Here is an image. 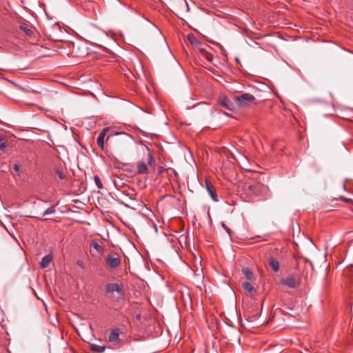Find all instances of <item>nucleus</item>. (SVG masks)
Wrapping results in <instances>:
<instances>
[{"instance_id":"obj_1","label":"nucleus","mask_w":353,"mask_h":353,"mask_svg":"<svg viewBox=\"0 0 353 353\" xmlns=\"http://www.w3.org/2000/svg\"><path fill=\"white\" fill-rule=\"evenodd\" d=\"M105 294L112 302H119L125 297L123 285L118 283L105 284Z\"/></svg>"},{"instance_id":"obj_2","label":"nucleus","mask_w":353,"mask_h":353,"mask_svg":"<svg viewBox=\"0 0 353 353\" xmlns=\"http://www.w3.org/2000/svg\"><path fill=\"white\" fill-rule=\"evenodd\" d=\"M245 188L254 195H265L269 192L268 186L262 183L260 176L252 183H245Z\"/></svg>"},{"instance_id":"obj_3","label":"nucleus","mask_w":353,"mask_h":353,"mask_svg":"<svg viewBox=\"0 0 353 353\" xmlns=\"http://www.w3.org/2000/svg\"><path fill=\"white\" fill-rule=\"evenodd\" d=\"M235 105L239 108H246L252 104H256V98L250 93H243L234 97Z\"/></svg>"},{"instance_id":"obj_4","label":"nucleus","mask_w":353,"mask_h":353,"mask_svg":"<svg viewBox=\"0 0 353 353\" xmlns=\"http://www.w3.org/2000/svg\"><path fill=\"white\" fill-rule=\"evenodd\" d=\"M147 150L146 159L145 161H139L137 163V170L139 174H148L149 173V166L154 163V158L149 148L145 147Z\"/></svg>"},{"instance_id":"obj_5","label":"nucleus","mask_w":353,"mask_h":353,"mask_svg":"<svg viewBox=\"0 0 353 353\" xmlns=\"http://www.w3.org/2000/svg\"><path fill=\"white\" fill-rule=\"evenodd\" d=\"M43 203H44V202L42 200H39L37 202L34 203V208H36V210H37L36 213L37 214V216L34 215V216H32V217H33L34 219H37V220H42V219H41L42 216L47 215V214L55 213L56 210H55V208L54 206H50V207L48 208L47 209H46L45 210L41 211V208L40 207Z\"/></svg>"},{"instance_id":"obj_6","label":"nucleus","mask_w":353,"mask_h":353,"mask_svg":"<svg viewBox=\"0 0 353 353\" xmlns=\"http://www.w3.org/2000/svg\"><path fill=\"white\" fill-rule=\"evenodd\" d=\"M105 265L109 269H116L121 264V259L118 254L108 255L105 259Z\"/></svg>"},{"instance_id":"obj_7","label":"nucleus","mask_w":353,"mask_h":353,"mask_svg":"<svg viewBox=\"0 0 353 353\" xmlns=\"http://www.w3.org/2000/svg\"><path fill=\"white\" fill-rule=\"evenodd\" d=\"M121 333V330L119 328L113 330L108 335V341L110 343H114L116 345H120L121 344V341L119 339V335Z\"/></svg>"},{"instance_id":"obj_8","label":"nucleus","mask_w":353,"mask_h":353,"mask_svg":"<svg viewBox=\"0 0 353 353\" xmlns=\"http://www.w3.org/2000/svg\"><path fill=\"white\" fill-rule=\"evenodd\" d=\"M219 103L221 106L225 108L228 110L234 111L235 106L234 104L227 97H221L219 100Z\"/></svg>"},{"instance_id":"obj_9","label":"nucleus","mask_w":353,"mask_h":353,"mask_svg":"<svg viewBox=\"0 0 353 353\" xmlns=\"http://www.w3.org/2000/svg\"><path fill=\"white\" fill-rule=\"evenodd\" d=\"M281 283L291 288H295L298 285V282L293 276H288L286 279H283Z\"/></svg>"},{"instance_id":"obj_10","label":"nucleus","mask_w":353,"mask_h":353,"mask_svg":"<svg viewBox=\"0 0 353 353\" xmlns=\"http://www.w3.org/2000/svg\"><path fill=\"white\" fill-rule=\"evenodd\" d=\"M205 188H206V190H208L209 194L210 195L211 198L212 199V200L215 202H217L219 201V199H218L216 192V189L214 188V187L211 184V183L206 181H205Z\"/></svg>"},{"instance_id":"obj_11","label":"nucleus","mask_w":353,"mask_h":353,"mask_svg":"<svg viewBox=\"0 0 353 353\" xmlns=\"http://www.w3.org/2000/svg\"><path fill=\"white\" fill-rule=\"evenodd\" d=\"M109 131V128H103L102 131L99 133V135L97 138V143L98 146L101 150H104V138L106 135V133Z\"/></svg>"},{"instance_id":"obj_12","label":"nucleus","mask_w":353,"mask_h":353,"mask_svg":"<svg viewBox=\"0 0 353 353\" xmlns=\"http://www.w3.org/2000/svg\"><path fill=\"white\" fill-rule=\"evenodd\" d=\"M53 259V256L52 254H47L41 259V261L39 263V268L41 269H45L48 268L50 263L52 262Z\"/></svg>"},{"instance_id":"obj_13","label":"nucleus","mask_w":353,"mask_h":353,"mask_svg":"<svg viewBox=\"0 0 353 353\" xmlns=\"http://www.w3.org/2000/svg\"><path fill=\"white\" fill-rule=\"evenodd\" d=\"M258 319H259V316L258 314H248V316H246V320L252 323L253 324V326L254 327H259L261 326V325L263 324V323L261 322V321H258Z\"/></svg>"},{"instance_id":"obj_14","label":"nucleus","mask_w":353,"mask_h":353,"mask_svg":"<svg viewBox=\"0 0 353 353\" xmlns=\"http://www.w3.org/2000/svg\"><path fill=\"white\" fill-rule=\"evenodd\" d=\"M268 263H269V265H270V267L271 268V269L272 270V271L275 273L278 272L279 270V268H280V264H279V262L272 258V257H270L268 259Z\"/></svg>"},{"instance_id":"obj_15","label":"nucleus","mask_w":353,"mask_h":353,"mask_svg":"<svg viewBox=\"0 0 353 353\" xmlns=\"http://www.w3.org/2000/svg\"><path fill=\"white\" fill-rule=\"evenodd\" d=\"M242 285L245 290L249 292L250 295H254L256 294V290L251 283L245 281L242 283Z\"/></svg>"},{"instance_id":"obj_16","label":"nucleus","mask_w":353,"mask_h":353,"mask_svg":"<svg viewBox=\"0 0 353 353\" xmlns=\"http://www.w3.org/2000/svg\"><path fill=\"white\" fill-rule=\"evenodd\" d=\"M105 347L101 346L97 344H90V350L93 352L102 353L105 351Z\"/></svg>"},{"instance_id":"obj_17","label":"nucleus","mask_w":353,"mask_h":353,"mask_svg":"<svg viewBox=\"0 0 353 353\" xmlns=\"http://www.w3.org/2000/svg\"><path fill=\"white\" fill-rule=\"evenodd\" d=\"M19 29L28 37H32L34 34V31L28 25H21L19 26Z\"/></svg>"},{"instance_id":"obj_18","label":"nucleus","mask_w":353,"mask_h":353,"mask_svg":"<svg viewBox=\"0 0 353 353\" xmlns=\"http://www.w3.org/2000/svg\"><path fill=\"white\" fill-rule=\"evenodd\" d=\"M242 272L245 277H246L248 280H253L254 279V276L253 272L248 268H243L242 269Z\"/></svg>"},{"instance_id":"obj_19","label":"nucleus","mask_w":353,"mask_h":353,"mask_svg":"<svg viewBox=\"0 0 353 353\" xmlns=\"http://www.w3.org/2000/svg\"><path fill=\"white\" fill-rule=\"evenodd\" d=\"M199 50L200 53L205 59H206L210 62L212 61L214 57L211 53L207 52L205 49L203 48H201Z\"/></svg>"},{"instance_id":"obj_20","label":"nucleus","mask_w":353,"mask_h":353,"mask_svg":"<svg viewBox=\"0 0 353 353\" xmlns=\"http://www.w3.org/2000/svg\"><path fill=\"white\" fill-rule=\"evenodd\" d=\"M188 41L193 46L197 47L200 45L199 41L196 39V38L192 34H188L187 36Z\"/></svg>"},{"instance_id":"obj_21","label":"nucleus","mask_w":353,"mask_h":353,"mask_svg":"<svg viewBox=\"0 0 353 353\" xmlns=\"http://www.w3.org/2000/svg\"><path fill=\"white\" fill-rule=\"evenodd\" d=\"M54 171H55V174H57V176L61 180H64V179H66L65 173V172L63 171V169L59 168H56Z\"/></svg>"},{"instance_id":"obj_22","label":"nucleus","mask_w":353,"mask_h":353,"mask_svg":"<svg viewBox=\"0 0 353 353\" xmlns=\"http://www.w3.org/2000/svg\"><path fill=\"white\" fill-rule=\"evenodd\" d=\"M91 246L97 251L99 254H103V248L102 246H101L97 241H93L91 243Z\"/></svg>"},{"instance_id":"obj_23","label":"nucleus","mask_w":353,"mask_h":353,"mask_svg":"<svg viewBox=\"0 0 353 353\" xmlns=\"http://www.w3.org/2000/svg\"><path fill=\"white\" fill-rule=\"evenodd\" d=\"M7 148V141L2 136L0 137V150H4Z\"/></svg>"},{"instance_id":"obj_24","label":"nucleus","mask_w":353,"mask_h":353,"mask_svg":"<svg viewBox=\"0 0 353 353\" xmlns=\"http://www.w3.org/2000/svg\"><path fill=\"white\" fill-rule=\"evenodd\" d=\"M94 180L95 182L96 185L99 189H102L103 188V184L99 179V177L97 175H95L94 176Z\"/></svg>"},{"instance_id":"obj_25","label":"nucleus","mask_w":353,"mask_h":353,"mask_svg":"<svg viewBox=\"0 0 353 353\" xmlns=\"http://www.w3.org/2000/svg\"><path fill=\"white\" fill-rule=\"evenodd\" d=\"M76 263H77V265L78 266H79V267H80V268H81L82 269H85V265H84V263H83V262L82 261H81V260H77Z\"/></svg>"},{"instance_id":"obj_26","label":"nucleus","mask_w":353,"mask_h":353,"mask_svg":"<svg viewBox=\"0 0 353 353\" xmlns=\"http://www.w3.org/2000/svg\"><path fill=\"white\" fill-rule=\"evenodd\" d=\"M340 199L347 203H350L353 201L352 199H347V198H345L343 196H341Z\"/></svg>"},{"instance_id":"obj_27","label":"nucleus","mask_w":353,"mask_h":353,"mask_svg":"<svg viewBox=\"0 0 353 353\" xmlns=\"http://www.w3.org/2000/svg\"><path fill=\"white\" fill-rule=\"evenodd\" d=\"M13 169L15 172H19L20 171V166L19 164L15 163L13 166Z\"/></svg>"},{"instance_id":"obj_28","label":"nucleus","mask_w":353,"mask_h":353,"mask_svg":"<svg viewBox=\"0 0 353 353\" xmlns=\"http://www.w3.org/2000/svg\"><path fill=\"white\" fill-rule=\"evenodd\" d=\"M222 227L227 231V232L228 234H230L231 232V230L230 228H228L226 225L224 223H222L221 224Z\"/></svg>"},{"instance_id":"obj_29","label":"nucleus","mask_w":353,"mask_h":353,"mask_svg":"<svg viewBox=\"0 0 353 353\" xmlns=\"http://www.w3.org/2000/svg\"><path fill=\"white\" fill-rule=\"evenodd\" d=\"M164 170H165V168L161 166L159 168L158 173L159 174H161L164 172Z\"/></svg>"},{"instance_id":"obj_30","label":"nucleus","mask_w":353,"mask_h":353,"mask_svg":"<svg viewBox=\"0 0 353 353\" xmlns=\"http://www.w3.org/2000/svg\"><path fill=\"white\" fill-rule=\"evenodd\" d=\"M168 170H171L175 175L177 174V173L176 172L175 170L173 169V168H170L168 169Z\"/></svg>"},{"instance_id":"obj_31","label":"nucleus","mask_w":353,"mask_h":353,"mask_svg":"<svg viewBox=\"0 0 353 353\" xmlns=\"http://www.w3.org/2000/svg\"><path fill=\"white\" fill-rule=\"evenodd\" d=\"M110 137L108 136L107 139H106V141H108Z\"/></svg>"}]
</instances>
